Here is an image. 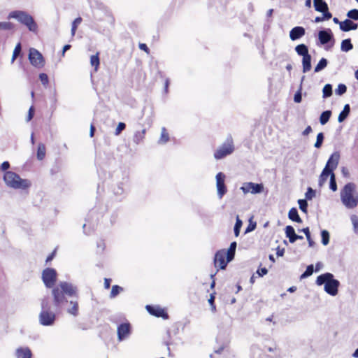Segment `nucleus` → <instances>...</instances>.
Instances as JSON below:
<instances>
[{
    "label": "nucleus",
    "mask_w": 358,
    "mask_h": 358,
    "mask_svg": "<svg viewBox=\"0 0 358 358\" xmlns=\"http://www.w3.org/2000/svg\"><path fill=\"white\" fill-rule=\"evenodd\" d=\"M313 3L315 10L318 12L328 10V5L324 0H314Z\"/></svg>",
    "instance_id": "obj_21"
},
{
    "label": "nucleus",
    "mask_w": 358,
    "mask_h": 358,
    "mask_svg": "<svg viewBox=\"0 0 358 358\" xmlns=\"http://www.w3.org/2000/svg\"><path fill=\"white\" fill-rule=\"evenodd\" d=\"M277 255L279 256V257H281V256H283L284 255V249H282L280 250L279 248V247L278 248V250H277V252H276Z\"/></svg>",
    "instance_id": "obj_63"
},
{
    "label": "nucleus",
    "mask_w": 358,
    "mask_h": 358,
    "mask_svg": "<svg viewBox=\"0 0 358 358\" xmlns=\"http://www.w3.org/2000/svg\"><path fill=\"white\" fill-rule=\"evenodd\" d=\"M3 180L6 185L13 189H26L31 187V182L27 179H22L16 173L10 171H6Z\"/></svg>",
    "instance_id": "obj_4"
},
{
    "label": "nucleus",
    "mask_w": 358,
    "mask_h": 358,
    "mask_svg": "<svg viewBox=\"0 0 358 358\" xmlns=\"http://www.w3.org/2000/svg\"><path fill=\"white\" fill-rule=\"evenodd\" d=\"M350 112V105L345 104L344 106L343 110L340 113V114L338 115V121L339 122H343L348 116Z\"/></svg>",
    "instance_id": "obj_25"
},
{
    "label": "nucleus",
    "mask_w": 358,
    "mask_h": 358,
    "mask_svg": "<svg viewBox=\"0 0 358 358\" xmlns=\"http://www.w3.org/2000/svg\"><path fill=\"white\" fill-rule=\"evenodd\" d=\"M302 231L305 234L306 238L309 239V236L310 235V230L308 227L303 228Z\"/></svg>",
    "instance_id": "obj_61"
},
{
    "label": "nucleus",
    "mask_w": 358,
    "mask_h": 358,
    "mask_svg": "<svg viewBox=\"0 0 358 358\" xmlns=\"http://www.w3.org/2000/svg\"><path fill=\"white\" fill-rule=\"evenodd\" d=\"M318 38L322 44L327 43L332 38L331 30L329 29V31L325 30L320 31L318 33Z\"/></svg>",
    "instance_id": "obj_18"
},
{
    "label": "nucleus",
    "mask_w": 358,
    "mask_h": 358,
    "mask_svg": "<svg viewBox=\"0 0 358 358\" xmlns=\"http://www.w3.org/2000/svg\"><path fill=\"white\" fill-rule=\"evenodd\" d=\"M99 65V58L98 54L96 55L91 56V66H94L95 71L97 70L98 66Z\"/></svg>",
    "instance_id": "obj_44"
},
{
    "label": "nucleus",
    "mask_w": 358,
    "mask_h": 358,
    "mask_svg": "<svg viewBox=\"0 0 358 358\" xmlns=\"http://www.w3.org/2000/svg\"><path fill=\"white\" fill-rule=\"evenodd\" d=\"M305 34V29L303 27L298 26L291 29L289 31V37L292 41H296L303 36Z\"/></svg>",
    "instance_id": "obj_15"
},
{
    "label": "nucleus",
    "mask_w": 358,
    "mask_h": 358,
    "mask_svg": "<svg viewBox=\"0 0 358 358\" xmlns=\"http://www.w3.org/2000/svg\"><path fill=\"white\" fill-rule=\"evenodd\" d=\"M234 151V141L230 136L227 138L225 142L215 150L214 152V157L216 159H221L227 155H231Z\"/></svg>",
    "instance_id": "obj_7"
},
{
    "label": "nucleus",
    "mask_w": 358,
    "mask_h": 358,
    "mask_svg": "<svg viewBox=\"0 0 358 358\" xmlns=\"http://www.w3.org/2000/svg\"><path fill=\"white\" fill-rule=\"evenodd\" d=\"M257 273L259 275V276L262 277V276L266 275L268 273V270L266 268H259L257 271Z\"/></svg>",
    "instance_id": "obj_57"
},
{
    "label": "nucleus",
    "mask_w": 358,
    "mask_h": 358,
    "mask_svg": "<svg viewBox=\"0 0 358 358\" xmlns=\"http://www.w3.org/2000/svg\"><path fill=\"white\" fill-rule=\"evenodd\" d=\"M1 170H2V171H6V170H8V169L10 168V164H9V162H7V161L3 162L1 164Z\"/></svg>",
    "instance_id": "obj_58"
},
{
    "label": "nucleus",
    "mask_w": 358,
    "mask_h": 358,
    "mask_svg": "<svg viewBox=\"0 0 358 358\" xmlns=\"http://www.w3.org/2000/svg\"><path fill=\"white\" fill-rule=\"evenodd\" d=\"M341 50L343 52H348L353 48V45L350 38L345 39L341 42Z\"/></svg>",
    "instance_id": "obj_29"
},
{
    "label": "nucleus",
    "mask_w": 358,
    "mask_h": 358,
    "mask_svg": "<svg viewBox=\"0 0 358 358\" xmlns=\"http://www.w3.org/2000/svg\"><path fill=\"white\" fill-rule=\"evenodd\" d=\"M71 304L72 305V307L68 310V312L70 314L76 316L78 313V304L76 301H71Z\"/></svg>",
    "instance_id": "obj_38"
},
{
    "label": "nucleus",
    "mask_w": 358,
    "mask_h": 358,
    "mask_svg": "<svg viewBox=\"0 0 358 358\" xmlns=\"http://www.w3.org/2000/svg\"><path fill=\"white\" fill-rule=\"evenodd\" d=\"M39 79L44 85H46L48 84V76L46 73H40Z\"/></svg>",
    "instance_id": "obj_51"
},
{
    "label": "nucleus",
    "mask_w": 358,
    "mask_h": 358,
    "mask_svg": "<svg viewBox=\"0 0 358 358\" xmlns=\"http://www.w3.org/2000/svg\"><path fill=\"white\" fill-rule=\"evenodd\" d=\"M70 48H71L70 45H65L63 48L62 55L64 56L65 52L67 51L68 50H69Z\"/></svg>",
    "instance_id": "obj_64"
},
{
    "label": "nucleus",
    "mask_w": 358,
    "mask_h": 358,
    "mask_svg": "<svg viewBox=\"0 0 358 358\" xmlns=\"http://www.w3.org/2000/svg\"><path fill=\"white\" fill-rule=\"evenodd\" d=\"M213 262L215 267L218 270L224 269L230 261H228V256H227L226 251L224 250H220L216 252Z\"/></svg>",
    "instance_id": "obj_9"
},
{
    "label": "nucleus",
    "mask_w": 358,
    "mask_h": 358,
    "mask_svg": "<svg viewBox=\"0 0 358 358\" xmlns=\"http://www.w3.org/2000/svg\"><path fill=\"white\" fill-rule=\"evenodd\" d=\"M285 234L290 243H293L296 241V233L293 227L287 226L285 227Z\"/></svg>",
    "instance_id": "obj_23"
},
{
    "label": "nucleus",
    "mask_w": 358,
    "mask_h": 358,
    "mask_svg": "<svg viewBox=\"0 0 358 358\" xmlns=\"http://www.w3.org/2000/svg\"><path fill=\"white\" fill-rule=\"evenodd\" d=\"M327 65V60L325 58H322L317 66L315 68V72H319L323 69H324Z\"/></svg>",
    "instance_id": "obj_33"
},
{
    "label": "nucleus",
    "mask_w": 358,
    "mask_h": 358,
    "mask_svg": "<svg viewBox=\"0 0 358 358\" xmlns=\"http://www.w3.org/2000/svg\"><path fill=\"white\" fill-rule=\"evenodd\" d=\"M321 236L322 244L327 245L329 243V233L327 230H322Z\"/></svg>",
    "instance_id": "obj_36"
},
{
    "label": "nucleus",
    "mask_w": 358,
    "mask_h": 358,
    "mask_svg": "<svg viewBox=\"0 0 358 358\" xmlns=\"http://www.w3.org/2000/svg\"><path fill=\"white\" fill-rule=\"evenodd\" d=\"M46 148L43 143H39L37 148V158L43 160L45 157Z\"/></svg>",
    "instance_id": "obj_28"
},
{
    "label": "nucleus",
    "mask_w": 358,
    "mask_h": 358,
    "mask_svg": "<svg viewBox=\"0 0 358 358\" xmlns=\"http://www.w3.org/2000/svg\"><path fill=\"white\" fill-rule=\"evenodd\" d=\"M123 290L122 287L119 285H113L111 289V292L110 294V298H115Z\"/></svg>",
    "instance_id": "obj_35"
},
{
    "label": "nucleus",
    "mask_w": 358,
    "mask_h": 358,
    "mask_svg": "<svg viewBox=\"0 0 358 358\" xmlns=\"http://www.w3.org/2000/svg\"><path fill=\"white\" fill-rule=\"evenodd\" d=\"M294 100L296 103H300L301 101V95L300 92L295 94Z\"/></svg>",
    "instance_id": "obj_60"
},
{
    "label": "nucleus",
    "mask_w": 358,
    "mask_h": 358,
    "mask_svg": "<svg viewBox=\"0 0 358 358\" xmlns=\"http://www.w3.org/2000/svg\"><path fill=\"white\" fill-rule=\"evenodd\" d=\"M315 196V192L311 187H308L306 193V199L311 200Z\"/></svg>",
    "instance_id": "obj_49"
},
{
    "label": "nucleus",
    "mask_w": 358,
    "mask_h": 358,
    "mask_svg": "<svg viewBox=\"0 0 358 358\" xmlns=\"http://www.w3.org/2000/svg\"><path fill=\"white\" fill-rule=\"evenodd\" d=\"M215 293H213L210 294V298L208 299V303H210V305L211 306V309H212L213 312L216 311V306L215 304Z\"/></svg>",
    "instance_id": "obj_48"
},
{
    "label": "nucleus",
    "mask_w": 358,
    "mask_h": 358,
    "mask_svg": "<svg viewBox=\"0 0 358 358\" xmlns=\"http://www.w3.org/2000/svg\"><path fill=\"white\" fill-rule=\"evenodd\" d=\"M243 222L238 216L236 217V220L234 226V235L236 237H238L240 234V230L242 227Z\"/></svg>",
    "instance_id": "obj_32"
},
{
    "label": "nucleus",
    "mask_w": 358,
    "mask_h": 358,
    "mask_svg": "<svg viewBox=\"0 0 358 358\" xmlns=\"http://www.w3.org/2000/svg\"><path fill=\"white\" fill-rule=\"evenodd\" d=\"M347 91V87L344 84H339L336 89V94L341 96L345 94Z\"/></svg>",
    "instance_id": "obj_45"
},
{
    "label": "nucleus",
    "mask_w": 358,
    "mask_h": 358,
    "mask_svg": "<svg viewBox=\"0 0 358 358\" xmlns=\"http://www.w3.org/2000/svg\"><path fill=\"white\" fill-rule=\"evenodd\" d=\"M312 131V128L310 126H308L305 130L303 131V135H308Z\"/></svg>",
    "instance_id": "obj_62"
},
{
    "label": "nucleus",
    "mask_w": 358,
    "mask_h": 358,
    "mask_svg": "<svg viewBox=\"0 0 358 358\" xmlns=\"http://www.w3.org/2000/svg\"><path fill=\"white\" fill-rule=\"evenodd\" d=\"M17 358H31L32 352L28 347H20L16 350Z\"/></svg>",
    "instance_id": "obj_17"
},
{
    "label": "nucleus",
    "mask_w": 358,
    "mask_h": 358,
    "mask_svg": "<svg viewBox=\"0 0 358 358\" xmlns=\"http://www.w3.org/2000/svg\"><path fill=\"white\" fill-rule=\"evenodd\" d=\"M41 312L39 314V322L43 326L52 325L55 321L56 315L50 310L49 301L44 299L41 302Z\"/></svg>",
    "instance_id": "obj_5"
},
{
    "label": "nucleus",
    "mask_w": 358,
    "mask_h": 358,
    "mask_svg": "<svg viewBox=\"0 0 358 358\" xmlns=\"http://www.w3.org/2000/svg\"><path fill=\"white\" fill-rule=\"evenodd\" d=\"M126 127V124L124 122H120L115 129V134L119 135Z\"/></svg>",
    "instance_id": "obj_50"
},
{
    "label": "nucleus",
    "mask_w": 358,
    "mask_h": 358,
    "mask_svg": "<svg viewBox=\"0 0 358 358\" xmlns=\"http://www.w3.org/2000/svg\"><path fill=\"white\" fill-rule=\"evenodd\" d=\"M110 282H111V279H110V278H105L104 279V287H105V289H108L110 288Z\"/></svg>",
    "instance_id": "obj_59"
},
{
    "label": "nucleus",
    "mask_w": 358,
    "mask_h": 358,
    "mask_svg": "<svg viewBox=\"0 0 358 358\" xmlns=\"http://www.w3.org/2000/svg\"><path fill=\"white\" fill-rule=\"evenodd\" d=\"M330 189L333 192H336L337 190V185L336 182V177L334 173H331V176L330 177V184H329Z\"/></svg>",
    "instance_id": "obj_43"
},
{
    "label": "nucleus",
    "mask_w": 358,
    "mask_h": 358,
    "mask_svg": "<svg viewBox=\"0 0 358 358\" xmlns=\"http://www.w3.org/2000/svg\"><path fill=\"white\" fill-rule=\"evenodd\" d=\"M236 248V242H232L230 244L229 248L226 251L227 256H228V261H231L235 255Z\"/></svg>",
    "instance_id": "obj_26"
},
{
    "label": "nucleus",
    "mask_w": 358,
    "mask_h": 358,
    "mask_svg": "<svg viewBox=\"0 0 358 358\" xmlns=\"http://www.w3.org/2000/svg\"><path fill=\"white\" fill-rule=\"evenodd\" d=\"M131 332V325L129 323H122L117 327L118 339L122 341L126 338Z\"/></svg>",
    "instance_id": "obj_13"
},
{
    "label": "nucleus",
    "mask_w": 358,
    "mask_h": 358,
    "mask_svg": "<svg viewBox=\"0 0 358 358\" xmlns=\"http://www.w3.org/2000/svg\"><path fill=\"white\" fill-rule=\"evenodd\" d=\"M331 170H328L327 168H324L320 177H319V186L322 187L327 180L328 177L331 176Z\"/></svg>",
    "instance_id": "obj_20"
},
{
    "label": "nucleus",
    "mask_w": 358,
    "mask_h": 358,
    "mask_svg": "<svg viewBox=\"0 0 358 358\" xmlns=\"http://www.w3.org/2000/svg\"><path fill=\"white\" fill-rule=\"evenodd\" d=\"M145 308L150 315L157 317H162L164 320L169 318V315L166 310L159 306L147 305Z\"/></svg>",
    "instance_id": "obj_11"
},
{
    "label": "nucleus",
    "mask_w": 358,
    "mask_h": 358,
    "mask_svg": "<svg viewBox=\"0 0 358 358\" xmlns=\"http://www.w3.org/2000/svg\"><path fill=\"white\" fill-rule=\"evenodd\" d=\"M21 49H22V47H21V43H18L15 47V49L13 50V56H12V61L13 62L17 57V56L20 55V52H21Z\"/></svg>",
    "instance_id": "obj_42"
},
{
    "label": "nucleus",
    "mask_w": 358,
    "mask_h": 358,
    "mask_svg": "<svg viewBox=\"0 0 358 358\" xmlns=\"http://www.w3.org/2000/svg\"><path fill=\"white\" fill-rule=\"evenodd\" d=\"M138 47L141 50L145 51L147 54L150 53V49L145 43H139Z\"/></svg>",
    "instance_id": "obj_55"
},
{
    "label": "nucleus",
    "mask_w": 358,
    "mask_h": 358,
    "mask_svg": "<svg viewBox=\"0 0 358 358\" xmlns=\"http://www.w3.org/2000/svg\"><path fill=\"white\" fill-rule=\"evenodd\" d=\"M34 115V106H31L29 109L28 115L27 117V121H30Z\"/></svg>",
    "instance_id": "obj_52"
},
{
    "label": "nucleus",
    "mask_w": 358,
    "mask_h": 358,
    "mask_svg": "<svg viewBox=\"0 0 358 358\" xmlns=\"http://www.w3.org/2000/svg\"><path fill=\"white\" fill-rule=\"evenodd\" d=\"M331 115V110H326V111L322 112L320 117V122L321 124L324 125L326 123H327Z\"/></svg>",
    "instance_id": "obj_31"
},
{
    "label": "nucleus",
    "mask_w": 358,
    "mask_h": 358,
    "mask_svg": "<svg viewBox=\"0 0 358 358\" xmlns=\"http://www.w3.org/2000/svg\"><path fill=\"white\" fill-rule=\"evenodd\" d=\"M302 65H303V72L306 73L310 70V69H311V56L310 54L306 55V57H303Z\"/></svg>",
    "instance_id": "obj_24"
},
{
    "label": "nucleus",
    "mask_w": 358,
    "mask_h": 358,
    "mask_svg": "<svg viewBox=\"0 0 358 358\" xmlns=\"http://www.w3.org/2000/svg\"><path fill=\"white\" fill-rule=\"evenodd\" d=\"M295 50L299 55H301L303 57H306L309 55L308 47L304 44L298 45L295 48Z\"/></svg>",
    "instance_id": "obj_27"
},
{
    "label": "nucleus",
    "mask_w": 358,
    "mask_h": 358,
    "mask_svg": "<svg viewBox=\"0 0 358 358\" xmlns=\"http://www.w3.org/2000/svg\"><path fill=\"white\" fill-rule=\"evenodd\" d=\"M358 27V24L357 23L353 22L350 19H346L344 21L340 23V29L343 31H349L351 30H355Z\"/></svg>",
    "instance_id": "obj_16"
},
{
    "label": "nucleus",
    "mask_w": 358,
    "mask_h": 358,
    "mask_svg": "<svg viewBox=\"0 0 358 358\" xmlns=\"http://www.w3.org/2000/svg\"><path fill=\"white\" fill-rule=\"evenodd\" d=\"M323 97L327 98L332 95V86L330 84H327L323 87Z\"/></svg>",
    "instance_id": "obj_34"
},
{
    "label": "nucleus",
    "mask_w": 358,
    "mask_h": 358,
    "mask_svg": "<svg viewBox=\"0 0 358 358\" xmlns=\"http://www.w3.org/2000/svg\"><path fill=\"white\" fill-rule=\"evenodd\" d=\"M56 252H57V249H55V250L52 252V253H50V254L47 257V258H46V261H45V262L48 263V262H49L52 261V260L54 259V257H55V255H56Z\"/></svg>",
    "instance_id": "obj_56"
},
{
    "label": "nucleus",
    "mask_w": 358,
    "mask_h": 358,
    "mask_svg": "<svg viewBox=\"0 0 358 358\" xmlns=\"http://www.w3.org/2000/svg\"><path fill=\"white\" fill-rule=\"evenodd\" d=\"M256 226H257L256 222H250L245 230V233L250 232V231L255 230L256 228Z\"/></svg>",
    "instance_id": "obj_53"
},
{
    "label": "nucleus",
    "mask_w": 358,
    "mask_h": 358,
    "mask_svg": "<svg viewBox=\"0 0 358 358\" xmlns=\"http://www.w3.org/2000/svg\"><path fill=\"white\" fill-rule=\"evenodd\" d=\"M145 134H146L145 129H143L141 131H136L134 133V134L133 136V138H132L134 143L136 145L141 143L145 138Z\"/></svg>",
    "instance_id": "obj_19"
},
{
    "label": "nucleus",
    "mask_w": 358,
    "mask_h": 358,
    "mask_svg": "<svg viewBox=\"0 0 358 358\" xmlns=\"http://www.w3.org/2000/svg\"><path fill=\"white\" fill-rule=\"evenodd\" d=\"M225 175L220 172L216 175V186L217 189V194L221 199L227 193V189L224 183Z\"/></svg>",
    "instance_id": "obj_12"
},
{
    "label": "nucleus",
    "mask_w": 358,
    "mask_h": 358,
    "mask_svg": "<svg viewBox=\"0 0 358 358\" xmlns=\"http://www.w3.org/2000/svg\"><path fill=\"white\" fill-rule=\"evenodd\" d=\"M57 280V273L55 268H46L42 272V280L48 288H52L53 303L56 307L67 301L66 296H77V288L68 282H60L55 286Z\"/></svg>",
    "instance_id": "obj_1"
},
{
    "label": "nucleus",
    "mask_w": 358,
    "mask_h": 358,
    "mask_svg": "<svg viewBox=\"0 0 358 358\" xmlns=\"http://www.w3.org/2000/svg\"><path fill=\"white\" fill-rule=\"evenodd\" d=\"M347 16L352 20H358V10L357 9H352L349 10L347 13Z\"/></svg>",
    "instance_id": "obj_41"
},
{
    "label": "nucleus",
    "mask_w": 358,
    "mask_h": 358,
    "mask_svg": "<svg viewBox=\"0 0 358 358\" xmlns=\"http://www.w3.org/2000/svg\"><path fill=\"white\" fill-rule=\"evenodd\" d=\"M288 217H289V219H290L291 220H292L294 222H296L298 223L302 222V220L300 217V216L299 215L298 211L296 208H292L289 210V211L288 213Z\"/></svg>",
    "instance_id": "obj_22"
},
{
    "label": "nucleus",
    "mask_w": 358,
    "mask_h": 358,
    "mask_svg": "<svg viewBox=\"0 0 358 358\" xmlns=\"http://www.w3.org/2000/svg\"><path fill=\"white\" fill-rule=\"evenodd\" d=\"M316 283L317 285H324L325 292L331 296L338 294L340 282L334 278V275L331 273H325L317 276Z\"/></svg>",
    "instance_id": "obj_3"
},
{
    "label": "nucleus",
    "mask_w": 358,
    "mask_h": 358,
    "mask_svg": "<svg viewBox=\"0 0 358 358\" xmlns=\"http://www.w3.org/2000/svg\"><path fill=\"white\" fill-rule=\"evenodd\" d=\"M30 63L35 67L41 69L45 65V60L42 54L36 49L31 48L29 53Z\"/></svg>",
    "instance_id": "obj_8"
},
{
    "label": "nucleus",
    "mask_w": 358,
    "mask_h": 358,
    "mask_svg": "<svg viewBox=\"0 0 358 358\" xmlns=\"http://www.w3.org/2000/svg\"><path fill=\"white\" fill-rule=\"evenodd\" d=\"M169 141V134L165 127L162 129L161 136L159 140V143L162 144L166 143Z\"/></svg>",
    "instance_id": "obj_30"
},
{
    "label": "nucleus",
    "mask_w": 358,
    "mask_h": 358,
    "mask_svg": "<svg viewBox=\"0 0 358 358\" xmlns=\"http://www.w3.org/2000/svg\"><path fill=\"white\" fill-rule=\"evenodd\" d=\"M340 158V155L338 152L333 153L329 159H328L327 164L324 168H327L328 170H331V173H334V170L336 169L338 161Z\"/></svg>",
    "instance_id": "obj_14"
},
{
    "label": "nucleus",
    "mask_w": 358,
    "mask_h": 358,
    "mask_svg": "<svg viewBox=\"0 0 358 358\" xmlns=\"http://www.w3.org/2000/svg\"><path fill=\"white\" fill-rule=\"evenodd\" d=\"M241 189L244 194L251 193L255 194L263 192L264 185L262 183L244 182Z\"/></svg>",
    "instance_id": "obj_10"
},
{
    "label": "nucleus",
    "mask_w": 358,
    "mask_h": 358,
    "mask_svg": "<svg viewBox=\"0 0 358 358\" xmlns=\"http://www.w3.org/2000/svg\"><path fill=\"white\" fill-rule=\"evenodd\" d=\"M298 203H299V208L301 209V210L303 211V213H307L308 203H307L306 200L299 199L298 201Z\"/></svg>",
    "instance_id": "obj_47"
},
{
    "label": "nucleus",
    "mask_w": 358,
    "mask_h": 358,
    "mask_svg": "<svg viewBox=\"0 0 358 358\" xmlns=\"http://www.w3.org/2000/svg\"><path fill=\"white\" fill-rule=\"evenodd\" d=\"M314 271L313 265H309L307 266L305 272L301 275V278H307L313 274Z\"/></svg>",
    "instance_id": "obj_39"
},
{
    "label": "nucleus",
    "mask_w": 358,
    "mask_h": 358,
    "mask_svg": "<svg viewBox=\"0 0 358 358\" xmlns=\"http://www.w3.org/2000/svg\"><path fill=\"white\" fill-rule=\"evenodd\" d=\"M14 28V24L10 22H0V30H11Z\"/></svg>",
    "instance_id": "obj_37"
},
{
    "label": "nucleus",
    "mask_w": 358,
    "mask_h": 358,
    "mask_svg": "<svg viewBox=\"0 0 358 358\" xmlns=\"http://www.w3.org/2000/svg\"><path fill=\"white\" fill-rule=\"evenodd\" d=\"M9 18H15L22 24L26 25L28 29L31 31L37 30V24L34 22L33 17L23 11H13L9 14Z\"/></svg>",
    "instance_id": "obj_6"
},
{
    "label": "nucleus",
    "mask_w": 358,
    "mask_h": 358,
    "mask_svg": "<svg viewBox=\"0 0 358 358\" xmlns=\"http://www.w3.org/2000/svg\"><path fill=\"white\" fill-rule=\"evenodd\" d=\"M321 13H323V18L324 20H329L330 18H331L332 17V15L331 13L329 11V9L327 10V11H322Z\"/></svg>",
    "instance_id": "obj_54"
},
{
    "label": "nucleus",
    "mask_w": 358,
    "mask_h": 358,
    "mask_svg": "<svg viewBox=\"0 0 358 358\" xmlns=\"http://www.w3.org/2000/svg\"><path fill=\"white\" fill-rule=\"evenodd\" d=\"M82 18L80 17H77L74 20V21L72 23V27H71V34L73 36L76 33V29L78 26L81 23Z\"/></svg>",
    "instance_id": "obj_40"
},
{
    "label": "nucleus",
    "mask_w": 358,
    "mask_h": 358,
    "mask_svg": "<svg viewBox=\"0 0 358 358\" xmlns=\"http://www.w3.org/2000/svg\"><path fill=\"white\" fill-rule=\"evenodd\" d=\"M341 199L348 208L352 209L358 206V192L355 183L348 182L343 187L341 191Z\"/></svg>",
    "instance_id": "obj_2"
},
{
    "label": "nucleus",
    "mask_w": 358,
    "mask_h": 358,
    "mask_svg": "<svg viewBox=\"0 0 358 358\" xmlns=\"http://www.w3.org/2000/svg\"><path fill=\"white\" fill-rule=\"evenodd\" d=\"M323 140H324V134H323V133L320 132L317 136V140L315 143V147L317 148H320L322 146Z\"/></svg>",
    "instance_id": "obj_46"
}]
</instances>
